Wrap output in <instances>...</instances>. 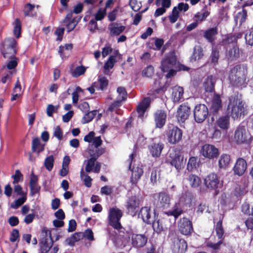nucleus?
Listing matches in <instances>:
<instances>
[{
  "instance_id": "473e14b6",
  "label": "nucleus",
  "mask_w": 253,
  "mask_h": 253,
  "mask_svg": "<svg viewBox=\"0 0 253 253\" xmlns=\"http://www.w3.org/2000/svg\"><path fill=\"white\" fill-rule=\"evenodd\" d=\"M222 107L221 100L219 94H215L212 100L211 108L213 111H219Z\"/></svg>"
},
{
  "instance_id": "9d476101",
  "label": "nucleus",
  "mask_w": 253,
  "mask_h": 253,
  "mask_svg": "<svg viewBox=\"0 0 253 253\" xmlns=\"http://www.w3.org/2000/svg\"><path fill=\"white\" fill-rule=\"evenodd\" d=\"M201 154L206 158L213 159L219 155L218 149L214 146L211 144H205L200 150Z\"/></svg>"
},
{
  "instance_id": "4d7b16f0",
  "label": "nucleus",
  "mask_w": 253,
  "mask_h": 253,
  "mask_svg": "<svg viewBox=\"0 0 253 253\" xmlns=\"http://www.w3.org/2000/svg\"><path fill=\"white\" fill-rule=\"evenodd\" d=\"M96 160L91 157L88 161L85 169L87 172H90L93 170Z\"/></svg>"
},
{
  "instance_id": "49530a36",
  "label": "nucleus",
  "mask_w": 253,
  "mask_h": 253,
  "mask_svg": "<svg viewBox=\"0 0 253 253\" xmlns=\"http://www.w3.org/2000/svg\"><path fill=\"white\" fill-rule=\"evenodd\" d=\"M32 149L35 152L39 153L43 150V146L41 145L39 138H36L33 139L32 142Z\"/></svg>"
},
{
  "instance_id": "0e129e2a",
  "label": "nucleus",
  "mask_w": 253,
  "mask_h": 253,
  "mask_svg": "<svg viewBox=\"0 0 253 253\" xmlns=\"http://www.w3.org/2000/svg\"><path fill=\"white\" fill-rule=\"evenodd\" d=\"M12 177L14 179L13 182L14 184L17 183L19 181L23 180V175L19 170H16L15 174L12 176Z\"/></svg>"
},
{
  "instance_id": "4be33fe9",
  "label": "nucleus",
  "mask_w": 253,
  "mask_h": 253,
  "mask_svg": "<svg viewBox=\"0 0 253 253\" xmlns=\"http://www.w3.org/2000/svg\"><path fill=\"white\" fill-rule=\"evenodd\" d=\"M216 125L221 129L227 130L230 126L229 113L225 116L220 117L216 122Z\"/></svg>"
},
{
  "instance_id": "c03bdc74",
  "label": "nucleus",
  "mask_w": 253,
  "mask_h": 253,
  "mask_svg": "<svg viewBox=\"0 0 253 253\" xmlns=\"http://www.w3.org/2000/svg\"><path fill=\"white\" fill-rule=\"evenodd\" d=\"M194 116L195 121L197 123L203 122L208 115V112H194Z\"/></svg>"
},
{
  "instance_id": "69168bd1",
  "label": "nucleus",
  "mask_w": 253,
  "mask_h": 253,
  "mask_svg": "<svg viewBox=\"0 0 253 253\" xmlns=\"http://www.w3.org/2000/svg\"><path fill=\"white\" fill-rule=\"evenodd\" d=\"M88 29L89 31L93 33L95 31L98 29V24L97 23V20L94 19H92L88 23Z\"/></svg>"
},
{
  "instance_id": "a211bd4d",
  "label": "nucleus",
  "mask_w": 253,
  "mask_h": 253,
  "mask_svg": "<svg viewBox=\"0 0 253 253\" xmlns=\"http://www.w3.org/2000/svg\"><path fill=\"white\" fill-rule=\"evenodd\" d=\"M152 213L149 207H142L138 214L139 217H141L143 221L147 224H150L153 221L152 216Z\"/></svg>"
},
{
  "instance_id": "e433bc0d",
  "label": "nucleus",
  "mask_w": 253,
  "mask_h": 253,
  "mask_svg": "<svg viewBox=\"0 0 253 253\" xmlns=\"http://www.w3.org/2000/svg\"><path fill=\"white\" fill-rule=\"evenodd\" d=\"M165 228V225L162 219H158L157 218L155 219L153 223V228L155 231L160 233L163 231Z\"/></svg>"
},
{
  "instance_id": "c85d7f7f",
  "label": "nucleus",
  "mask_w": 253,
  "mask_h": 253,
  "mask_svg": "<svg viewBox=\"0 0 253 253\" xmlns=\"http://www.w3.org/2000/svg\"><path fill=\"white\" fill-rule=\"evenodd\" d=\"M53 244V240L49 241L48 239H42L40 243L41 253H48Z\"/></svg>"
},
{
  "instance_id": "052dcab7",
  "label": "nucleus",
  "mask_w": 253,
  "mask_h": 253,
  "mask_svg": "<svg viewBox=\"0 0 253 253\" xmlns=\"http://www.w3.org/2000/svg\"><path fill=\"white\" fill-rule=\"evenodd\" d=\"M188 112H177L176 117L178 122H184L188 117Z\"/></svg>"
},
{
  "instance_id": "4c0bfd02",
  "label": "nucleus",
  "mask_w": 253,
  "mask_h": 253,
  "mask_svg": "<svg viewBox=\"0 0 253 253\" xmlns=\"http://www.w3.org/2000/svg\"><path fill=\"white\" fill-rule=\"evenodd\" d=\"M35 6L34 4H32L30 3H27L23 10L24 16L25 17H34L37 15V13L35 12L34 14L32 12V10L34 9Z\"/></svg>"
},
{
  "instance_id": "6e6552de",
  "label": "nucleus",
  "mask_w": 253,
  "mask_h": 253,
  "mask_svg": "<svg viewBox=\"0 0 253 253\" xmlns=\"http://www.w3.org/2000/svg\"><path fill=\"white\" fill-rule=\"evenodd\" d=\"M247 106L238 96H231L229 98V104L227 111H245Z\"/></svg>"
},
{
  "instance_id": "2eb2a0df",
  "label": "nucleus",
  "mask_w": 253,
  "mask_h": 253,
  "mask_svg": "<svg viewBox=\"0 0 253 253\" xmlns=\"http://www.w3.org/2000/svg\"><path fill=\"white\" fill-rule=\"evenodd\" d=\"M250 136L246 129L243 127H240L236 130L235 139L238 143L246 142Z\"/></svg>"
},
{
  "instance_id": "b1692460",
  "label": "nucleus",
  "mask_w": 253,
  "mask_h": 253,
  "mask_svg": "<svg viewBox=\"0 0 253 253\" xmlns=\"http://www.w3.org/2000/svg\"><path fill=\"white\" fill-rule=\"evenodd\" d=\"M140 201L136 196H131L128 198L126 202V208L129 211L134 212L139 207Z\"/></svg>"
},
{
  "instance_id": "680f3d73",
  "label": "nucleus",
  "mask_w": 253,
  "mask_h": 253,
  "mask_svg": "<svg viewBox=\"0 0 253 253\" xmlns=\"http://www.w3.org/2000/svg\"><path fill=\"white\" fill-rule=\"evenodd\" d=\"M245 40L247 44L253 46V28L252 27L250 30L249 33L245 36Z\"/></svg>"
},
{
  "instance_id": "ea45409f",
  "label": "nucleus",
  "mask_w": 253,
  "mask_h": 253,
  "mask_svg": "<svg viewBox=\"0 0 253 253\" xmlns=\"http://www.w3.org/2000/svg\"><path fill=\"white\" fill-rule=\"evenodd\" d=\"M160 178V169L158 168L152 169L150 180L153 184L156 183Z\"/></svg>"
},
{
  "instance_id": "412c9836",
  "label": "nucleus",
  "mask_w": 253,
  "mask_h": 253,
  "mask_svg": "<svg viewBox=\"0 0 253 253\" xmlns=\"http://www.w3.org/2000/svg\"><path fill=\"white\" fill-rule=\"evenodd\" d=\"M187 249L186 242L183 239L174 241L172 248L173 253H184Z\"/></svg>"
},
{
  "instance_id": "7ed1b4c3",
  "label": "nucleus",
  "mask_w": 253,
  "mask_h": 253,
  "mask_svg": "<svg viewBox=\"0 0 253 253\" xmlns=\"http://www.w3.org/2000/svg\"><path fill=\"white\" fill-rule=\"evenodd\" d=\"M223 218V217L222 215H219V221L216 223L215 226L216 236L220 240L217 243H214L210 241L207 243V246L208 247L214 250H219L223 243V240L222 239L224 234V229L222 224Z\"/></svg>"
},
{
  "instance_id": "2f4dec72",
  "label": "nucleus",
  "mask_w": 253,
  "mask_h": 253,
  "mask_svg": "<svg viewBox=\"0 0 253 253\" xmlns=\"http://www.w3.org/2000/svg\"><path fill=\"white\" fill-rule=\"evenodd\" d=\"M22 24L19 18H16L14 22V29L13 34L16 39H19L21 37Z\"/></svg>"
},
{
  "instance_id": "cd10ccee",
  "label": "nucleus",
  "mask_w": 253,
  "mask_h": 253,
  "mask_svg": "<svg viewBox=\"0 0 253 253\" xmlns=\"http://www.w3.org/2000/svg\"><path fill=\"white\" fill-rule=\"evenodd\" d=\"M242 10L238 12L234 17V21L236 24L239 22L240 26L242 25L247 19L248 11L245 8H242Z\"/></svg>"
},
{
  "instance_id": "39448f33",
  "label": "nucleus",
  "mask_w": 253,
  "mask_h": 253,
  "mask_svg": "<svg viewBox=\"0 0 253 253\" xmlns=\"http://www.w3.org/2000/svg\"><path fill=\"white\" fill-rule=\"evenodd\" d=\"M122 215V211L117 208H113L109 210L108 216L109 224L118 230L122 228L120 222Z\"/></svg>"
},
{
  "instance_id": "f03ea898",
  "label": "nucleus",
  "mask_w": 253,
  "mask_h": 253,
  "mask_svg": "<svg viewBox=\"0 0 253 253\" xmlns=\"http://www.w3.org/2000/svg\"><path fill=\"white\" fill-rule=\"evenodd\" d=\"M18 49V42L13 37L6 38L0 43V51L5 59H17Z\"/></svg>"
},
{
  "instance_id": "e2e57ef3",
  "label": "nucleus",
  "mask_w": 253,
  "mask_h": 253,
  "mask_svg": "<svg viewBox=\"0 0 253 253\" xmlns=\"http://www.w3.org/2000/svg\"><path fill=\"white\" fill-rule=\"evenodd\" d=\"M104 149L103 148L98 149L96 148L95 151L94 153L91 152V150L89 151V153L91 157L94 158V159L96 160L100 155L104 153Z\"/></svg>"
},
{
  "instance_id": "09e8293b",
  "label": "nucleus",
  "mask_w": 253,
  "mask_h": 253,
  "mask_svg": "<svg viewBox=\"0 0 253 253\" xmlns=\"http://www.w3.org/2000/svg\"><path fill=\"white\" fill-rule=\"evenodd\" d=\"M179 17V12L176 6H174L171 11V14L169 16V21L171 23H175Z\"/></svg>"
},
{
  "instance_id": "1a4fd4ad",
  "label": "nucleus",
  "mask_w": 253,
  "mask_h": 253,
  "mask_svg": "<svg viewBox=\"0 0 253 253\" xmlns=\"http://www.w3.org/2000/svg\"><path fill=\"white\" fill-rule=\"evenodd\" d=\"M169 157L171 165L174 166L176 169L179 170L184 167L183 158L179 150H172L169 152Z\"/></svg>"
},
{
  "instance_id": "9b49d317",
  "label": "nucleus",
  "mask_w": 253,
  "mask_h": 253,
  "mask_svg": "<svg viewBox=\"0 0 253 253\" xmlns=\"http://www.w3.org/2000/svg\"><path fill=\"white\" fill-rule=\"evenodd\" d=\"M133 154H131L129 155V159L128 160L129 164V169L131 171V181L132 183L135 184L140 178L141 176L143 173V171L142 168L139 167H134L131 169V164L133 161Z\"/></svg>"
},
{
  "instance_id": "bb28decb",
  "label": "nucleus",
  "mask_w": 253,
  "mask_h": 253,
  "mask_svg": "<svg viewBox=\"0 0 253 253\" xmlns=\"http://www.w3.org/2000/svg\"><path fill=\"white\" fill-rule=\"evenodd\" d=\"M164 144L162 143H154L149 147L151 154L153 157H159L164 148Z\"/></svg>"
},
{
  "instance_id": "5701e85b",
  "label": "nucleus",
  "mask_w": 253,
  "mask_h": 253,
  "mask_svg": "<svg viewBox=\"0 0 253 253\" xmlns=\"http://www.w3.org/2000/svg\"><path fill=\"white\" fill-rule=\"evenodd\" d=\"M156 126L162 128L166 121L167 114L165 112H156L154 115Z\"/></svg>"
},
{
  "instance_id": "f8f14e48",
  "label": "nucleus",
  "mask_w": 253,
  "mask_h": 253,
  "mask_svg": "<svg viewBox=\"0 0 253 253\" xmlns=\"http://www.w3.org/2000/svg\"><path fill=\"white\" fill-rule=\"evenodd\" d=\"M204 182L206 186L211 189L215 190L221 185L219 177L214 173L209 174L205 178Z\"/></svg>"
},
{
  "instance_id": "774afa93",
  "label": "nucleus",
  "mask_w": 253,
  "mask_h": 253,
  "mask_svg": "<svg viewBox=\"0 0 253 253\" xmlns=\"http://www.w3.org/2000/svg\"><path fill=\"white\" fill-rule=\"evenodd\" d=\"M118 12V9L115 8L112 11L108 13V18L110 22H113L116 19Z\"/></svg>"
},
{
  "instance_id": "7c9ffc66",
  "label": "nucleus",
  "mask_w": 253,
  "mask_h": 253,
  "mask_svg": "<svg viewBox=\"0 0 253 253\" xmlns=\"http://www.w3.org/2000/svg\"><path fill=\"white\" fill-rule=\"evenodd\" d=\"M230 162V156L227 154H222L219 160L218 166L221 169H226L228 168Z\"/></svg>"
},
{
  "instance_id": "f704fd0d",
  "label": "nucleus",
  "mask_w": 253,
  "mask_h": 253,
  "mask_svg": "<svg viewBox=\"0 0 253 253\" xmlns=\"http://www.w3.org/2000/svg\"><path fill=\"white\" fill-rule=\"evenodd\" d=\"M182 213V210L180 205L178 203L175 204L172 210L169 211L167 213L168 215H172L175 218L178 217Z\"/></svg>"
},
{
  "instance_id": "13d9d810",
  "label": "nucleus",
  "mask_w": 253,
  "mask_h": 253,
  "mask_svg": "<svg viewBox=\"0 0 253 253\" xmlns=\"http://www.w3.org/2000/svg\"><path fill=\"white\" fill-rule=\"evenodd\" d=\"M209 14L210 12L208 11H205L203 13L198 12L195 15V17L196 18V21L198 22V21L202 22L206 19Z\"/></svg>"
},
{
  "instance_id": "3c124183",
  "label": "nucleus",
  "mask_w": 253,
  "mask_h": 253,
  "mask_svg": "<svg viewBox=\"0 0 253 253\" xmlns=\"http://www.w3.org/2000/svg\"><path fill=\"white\" fill-rule=\"evenodd\" d=\"M117 92L119 93V95L117 98L121 99L122 100L125 101L127 98V92L125 87L120 86L117 88Z\"/></svg>"
},
{
  "instance_id": "0eeeda50",
  "label": "nucleus",
  "mask_w": 253,
  "mask_h": 253,
  "mask_svg": "<svg viewBox=\"0 0 253 253\" xmlns=\"http://www.w3.org/2000/svg\"><path fill=\"white\" fill-rule=\"evenodd\" d=\"M167 135L168 141L171 144H174L181 139L182 131L177 126H169Z\"/></svg>"
},
{
  "instance_id": "58836bf2",
  "label": "nucleus",
  "mask_w": 253,
  "mask_h": 253,
  "mask_svg": "<svg viewBox=\"0 0 253 253\" xmlns=\"http://www.w3.org/2000/svg\"><path fill=\"white\" fill-rule=\"evenodd\" d=\"M204 56L203 48L199 46L197 49H195L191 57V61H196L201 59Z\"/></svg>"
},
{
  "instance_id": "a19ab883",
  "label": "nucleus",
  "mask_w": 253,
  "mask_h": 253,
  "mask_svg": "<svg viewBox=\"0 0 253 253\" xmlns=\"http://www.w3.org/2000/svg\"><path fill=\"white\" fill-rule=\"evenodd\" d=\"M116 62V56L115 55H111L107 61L105 63L104 69L105 70H109L113 68Z\"/></svg>"
},
{
  "instance_id": "37998d69",
  "label": "nucleus",
  "mask_w": 253,
  "mask_h": 253,
  "mask_svg": "<svg viewBox=\"0 0 253 253\" xmlns=\"http://www.w3.org/2000/svg\"><path fill=\"white\" fill-rule=\"evenodd\" d=\"M86 70V68L81 65L76 67L74 70L72 72V76L74 78H78L80 76L84 75Z\"/></svg>"
},
{
  "instance_id": "393cba45",
  "label": "nucleus",
  "mask_w": 253,
  "mask_h": 253,
  "mask_svg": "<svg viewBox=\"0 0 253 253\" xmlns=\"http://www.w3.org/2000/svg\"><path fill=\"white\" fill-rule=\"evenodd\" d=\"M184 89L182 87L175 85L172 88L171 97L174 102H178L182 98Z\"/></svg>"
},
{
  "instance_id": "ddd939ff",
  "label": "nucleus",
  "mask_w": 253,
  "mask_h": 253,
  "mask_svg": "<svg viewBox=\"0 0 253 253\" xmlns=\"http://www.w3.org/2000/svg\"><path fill=\"white\" fill-rule=\"evenodd\" d=\"M178 229L183 235H187L193 231L191 222L187 218H181L178 222Z\"/></svg>"
},
{
  "instance_id": "338daca9",
  "label": "nucleus",
  "mask_w": 253,
  "mask_h": 253,
  "mask_svg": "<svg viewBox=\"0 0 253 253\" xmlns=\"http://www.w3.org/2000/svg\"><path fill=\"white\" fill-rule=\"evenodd\" d=\"M242 211L245 214L250 215L253 214V209H250V205L247 202H245L242 206Z\"/></svg>"
},
{
  "instance_id": "79ce46f5",
  "label": "nucleus",
  "mask_w": 253,
  "mask_h": 253,
  "mask_svg": "<svg viewBox=\"0 0 253 253\" xmlns=\"http://www.w3.org/2000/svg\"><path fill=\"white\" fill-rule=\"evenodd\" d=\"M219 57V52L216 48L212 49L210 56L211 63L213 65L217 64Z\"/></svg>"
},
{
  "instance_id": "f257e3e1",
  "label": "nucleus",
  "mask_w": 253,
  "mask_h": 253,
  "mask_svg": "<svg viewBox=\"0 0 253 253\" xmlns=\"http://www.w3.org/2000/svg\"><path fill=\"white\" fill-rule=\"evenodd\" d=\"M243 36V33L239 32L233 35H228L222 39L221 44L226 50V55L229 59H236L239 57V49L237 46V40Z\"/></svg>"
},
{
  "instance_id": "aec40b11",
  "label": "nucleus",
  "mask_w": 253,
  "mask_h": 253,
  "mask_svg": "<svg viewBox=\"0 0 253 253\" xmlns=\"http://www.w3.org/2000/svg\"><path fill=\"white\" fill-rule=\"evenodd\" d=\"M218 34V29L216 27L210 28L206 30L204 33V37L208 42L214 44L216 40V36Z\"/></svg>"
},
{
  "instance_id": "bf43d9fd",
  "label": "nucleus",
  "mask_w": 253,
  "mask_h": 253,
  "mask_svg": "<svg viewBox=\"0 0 253 253\" xmlns=\"http://www.w3.org/2000/svg\"><path fill=\"white\" fill-rule=\"evenodd\" d=\"M98 82L100 85V88L101 90H103L108 85V81L105 77L104 76H99L98 77Z\"/></svg>"
},
{
  "instance_id": "c756f323",
  "label": "nucleus",
  "mask_w": 253,
  "mask_h": 253,
  "mask_svg": "<svg viewBox=\"0 0 253 253\" xmlns=\"http://www.w3.org/2000/svg\"><path fill=\"white\" fill-rule=\"evenodd\" d=\"M192 196L189 192L183 193L179 198L178 204L183 206H190L192 201Z\"/></svg>"
},
{
  "instance_id": "20e7f679",
  "label": "nucleus",
  "mask_w": 253,
  "mask_h": 253,
  "mask_svg": "<svg viewBox=\"0 0 253 253\" xmlns=\"http://www.w3.org/2000/svg\"><path fill=\"white\" fill-rule=\"evenodd\" d=\"M178 64L174 51L169 52L161 61L162 71L167 72L170 68L177 69Z\"/></svg>"
},
{
  "instance_id": "dca6fc26",
  "label": "nucleus",
  "mask_w": 253,
  "mask_h": 253,
  "mask_svg": "<svg viewBox=\"0 0 253 253\" xmlns=\"http://www.w3.org/2000/svg\"><path fill=\"white\" fill-rule=\"evenodd\" d=\"M131 240L134 247H142L147 243V238L144 235L132 234Z\"/></svg>"
},
{
  "instance_id": "72a5a7b5",
  "label": "nucleus",
  "mask_w": 253,
  "mask_h": 253,
  "mask_svg": "<svg viewBox=\"0 0 253 253\" xmlns=\"http://www.w3.org/2000/svg\"><path fill=\"white\" fill-rule=\"evenodd\" d=\"M82 237L81 233H75L73 234L71 237L68 238L65 240L66 244L69 246H73L74 243L80 241Z\"/></svg>"
},
{
  "instance_id": "864d4df0",
  "label": "nucleus",
  "mask_w": 253,
  "mask_h": 253,
  "mask_svg": "<svg viewBox=\"0 0 253 253\" xmlns=\"http://www.w3.org/2000/svg\"><path fill=\"white\" fill-rule=\"evenodd\" d=\"M106 14V8L102 9L100 8L95 14V20L97 21H101L103 20Z\"/></svg>"
},
{
  "instance_id": "f3484780",
  "label": "nucleus",
  "mask_w": 253,
  "mask_h": 253,
  "mask_svg": "<svg viewBox=\"0 0 253 253\" xmlns=\"http://www.w3.org/2000/svg\"><path fill=\"white\" fill-rule=\"evenodd\" d=\"M108 29L111 36H118L125 30L126 26L117 22H113L109 25Z\"/></svg>"
},
{
  "instance_id": "8fccbe9b",
  "label": "nucleus",
  "mask_w": 253,
  "mask_h": 253,
  "mask_svg": "<svg viewBox=\"0 0 253 253\" xmlns=\"http://www.w3.org/2000/svg\"><path fill=\"white\" fill-rule=\"evenodd\" d=\"M80 175L81 179L84 181V185L87 187H90L91 186V181L92 179L91 177L88 175H85L84 173V172L83 169L81 171Z\"/></svg>"
},
{
  "instance_id": "6e6d98bb",
  "label": "nucleus",
  "mask_w": 253,
  "mask_h": 253,
  "mask_svg": "<svg viewBox=\"0 0 253 253\" xmlns=\"http://www.w3.org/2000/svg\"><path fill=\"white\" fill-rule=\"evenodd\" d=\"M124 100L117 98V100L110 104L107 111H114L122 105V102Z\"/></svg>"
},
{
  "instance_id": "c9c22d12",
  "label": "nucleus",
  "mask_w": 253,
  "mask_h": 253,
  "mask_svg": "<svg viewBox=\"0 0 253 253\" xmlns=\"http://www.w3.org/2000/svg\"><path fill=\"white\" fill-rule=\"evenodd\" d=\"M151 103V99L149 97H145L138 104L136 108V111H146L149 107Z\"/></svg>"
},
{
  "instance_id": "a878e982",
  "label": "nucleus",
  "mask_w": 253,
  "mask_h": 253,
  "mask_svg": "<svg viewBox=\"0 0 253 253\" xmlns=\"http://www.w3.org/2000/svg\"><path fill=\"white\" fill-rule=\"evenodd\" d=\"M215 80L212 75L208 76L204 82L203 86L206 92H214Z\"/></svg>"
},
{
  "instance_id": "de8ad7c7",
  "label": "nucleus",
  "mask_w": 253,
  "mask_h": 253,
  "mask_svg": "<svg viewBox=\"0 0 253 253\" xmlns=\"http://www.w3.org/2000/svg\"><path fill=\"white\" fill-rule=\"evenodd\" d=\"M154 73V69L152 65H149L145 68L142 72L143 77L151 78Z\"/></svg>"
},
{
  "instance_id": "5fc2aeb1",
  "label": "nucleus",
  "mask_w": 253,
  "mask_h": 253,
  "mask_svg": "<svg viewBox=\"0 0 253 253\" xmlns=\"http://www.w3.org/2000/svg\"><path fill=\"white\" fill-rule=\"evenodd\" d=\"M96 112H87L84 115L82 122L83 124H85L90 122L94 117Z\"/></svg>"
},
{
  "instance_id": "6ab92c4d",
  "label": "nucleus",
  "mask_w": 253,
  "mask_h": 253,
  "mask_svg": "<svg viewBox=\"0 0 253 253\" xmlns=\"http://www.w3.org/2000/svg\"><path fill=\"white\" fill-rule=\"evenodd\" d=\"M247 169V163L242 158L238 159L234 167V173L238 175H242L245 172Z\"/></svg>"
},
{
  "instance_id": "603ef678",
  "label": "nucleus",
  "mask_w": 253,
  "mask_h": 253,
  "mask_svg": "<svg viewBox=\"0 0 253 253\" xmlns=\"http://www.w3.org/2000/svg\"><path fill=\"white\" fill-rule=\"evenodd\" d=\"M54 158L53 156L50 155L47 157L44 161V166L46 169L50 171L53 166Z\"/></svg>"
},
{
  "instance_id": "4468645a",
  "label": "nucleus",
  "mask_w": 253,
  "mask_h": 253,
  "mask_svg": "<svg viewBox=\"0 0 253 253\" xmlns=\"http://www.w3.org/2000/svg\"><path fill=\"white\" fill-rule=\"evenodd\" d=\"M156 197L157 200V205L159 208L164 210L170 207V198L168 194L165 192H161L157 195Z\"/></svg>"
},
{
  "instance_id": "423d86ee",
  "label": "nucleus",
  "mask_w": 253,
  "mask_h": 253,
  "mask_svg": "<svg viewBox=\"0 0 253 253\" xmlns=\"http://www.w3.org/2000/svg\"><path fill=\"white\" fill-rule=\"evenodd\" d=\"M230 77L234 80L235 84L238 86H242L244 85L245 86H246V77L243 74L240 65H236L231 69Z\"/></svg>"
},
{
  "instance_id": "a18cd8bd",
  "label": "nucleus",
  "mask_w": 253,
  "mask_h": 253,
  "mask_svg": "<svg viewBox=\"0 0 253 253\" xmlns=\"http://www.w3.org/2000/svg\"><path fill=\"white\" fill-rule=\"evenodd\" d=\"M189 184L192 187H197L201 183L200 178L195 175H190L188 178Z\"/></svg>"
}]
</instances>
